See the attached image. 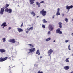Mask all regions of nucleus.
<instances>
[{
  "mask_svg": "<svg viewBox=\"0 0 73 73\" xmlns=\"http://www.w3.org/2000/svg\"><path fill=\"white\" fill-rule=\"evenodd\" d=\"M2 40H3V42H5L6 41V40H5V38H3L2 39Z\"/></svg>",
  "mask_w": 73,
  "mask_h": 73,
  "instance_id": "obj_29",
  "label": "nucleus"
},
{
  "mask_svg": "<svg viewBox=\"0 0 73 73\" xmlns=\"http://www.w3.org/2000/svg\"><path fill=\"white\" fill-rule=\"evenodd\" d=\"M29 29V30L30 31V30H32L33 29V27H30V28L29 29Z\"/></svg>",
  "mask_w": 73,
  "mask_h": 73,
  "instance_id": "obj_31",
  "label": "nucleus"
},
{
  "mask_svg": "<svg viewBox=\"0 0 73 73\" xmlns=\"http://www.w3.org/2000/svg\"><path fill=\"white\" fill-rule=\"evenodd\" d=\"M56 33H59V34H62V31H60V29L58 28L56 30Z\"/></svg>",
  "mask_w": 73,
  "mask_h": 73,
  "instance_id": "obj_5",
  "label": "nucleus"
},
{
  "mask_svg": "<svg viewBox=\"0 0 73 73\" xmlns=\"http://www.w3.org/2000/svg\"><path fill=\"white\" fill-rule=\"evenodd\" d=\"M5 11L4 9L1 8L0 11V14L3 15L4 14V12Z\"/></svg>",
  "mask_w": 73,
  "mask_h": 73,
  "instance_id": "obj_7",
  "label": "nucleus"
},
{
  "mask_svg": "<svg viewBox=\"0 0 73 73\" xmlns=\"http://www.w3.org/2000/svg\"><path fill=\"white\" fill-rule=\"evenodd\" d=\"M48 28L50 31H52L53 30V26L51 24H50L49 25Z\"/></svg>",
  "mask_w": 73,
  "mask_h": 73,
  "instance_id": "obj_6",
  "label": "nucleus"
},
{
  "mask_svg": "<svg viewBox=\"0 0 73 73\" xmlns=\"http://www.w3.org/2000/svg\"><path fill=\"white\" fill-rule=\"evenodd\" d=\"M29 50L30 53H33V52H34L35 50V48L29 49Z\"/></svg>",
  "mask_w": 73,
  "mask_h": 73,
  "instance_id": "obj_10",
  "label": "nucleus"
},
{
  "mask_svg": "<svg viewBox=\"0 0 73 73\" xmlns=\"http://www.w3.org/2000/svg\"><path fill=\"white\" fill-rule=\"evenodd\" d=\"M50 40H51V38L50 37L47 39H46V41H49Z\"/></svg>",
  "mask_w": 73,
  "mask_h": 73,
  "instance_id": "obj_24",
  "label": "nucleus"
},
{
  "mask_svg": "<svg viewBox=\"0 0 73 73\" xmlns=\"http://www.w3.org/2000/svg\"><path fill=\"white\" fill-rule=\"evenodd\" d=\"M38 16H37V17H37V18H38Z\"/></svg>",
  "mask_w": 73,
  "mask_h": 73,
  "instance_id": "obj_45",
  "label": "nucleus"
},
{
  "mask_svg": "<svg viewBox=\"0 0 73 73\" xmlns=\"http://www.w3.org/2000/svg\"><path fill=\"white\" fill-rule=\"evenodd\" d=\"M10 29H11V27H9L8 30H10Z\"/></svg>",
  "mask_w": 73,
  "mask_h": 73,
  "instance_id": "obj_38",
  "label": "nucleus"
},
{
  "mask_svg": "<svg viewBox=\"0 0 73 73\" xmlns=\"http://www.w3.org/2000/svg\"><path fill=\"white\" fill-rule=\"evenodd\" d=\"M45 3V1H42L40 2V3L38 2H36V5H38V7L39 8V7H40V4H41V3Z\"/></svg>",
  "mask_w": 73,
  "mask_h": 73,
  "instance_id": "obj_4",
  "label": "nucleus"
},
{
  "mask_svg": "<svg viewBox=\"0 0 73 73\" xmlns=\"http://www.w3.org/2000/svg\"><path fill=\"white\" fill-rule=\"evenodd\" d=\"M5 12H9V9L8 8H7L5 9Z\"/></svg>",
  "mask_w": 73,
  "mask_h": 73,
  "instance_id": "obj_27",
  "label": "nucleus"
},
{
  "mask_svg": "<svg viewBox=\"0 0 73 73\" xmlns=\"http://www.w3.org/2000/svg\"><path fill=\"white\" fill-rule=\"evenodd\" d=\"M9 4H6L5 5V6H4V7H3V8L4 9H5V8H8V7H9Z\"/></svg>",
  "mask_w": 73,
  "mask_h": 73,
  "instance_id": "obj_16",
  "label": "nucleus"
},
{
  "mask_svg": "<svg viewBox=\"0 0 73 73\" xmlns=\"http://www.w3.org/2000/svg\"><path fill=\"white\" fill-rule=\"evenodd\" d=\"M65 21H66V23H67L68 22V18H66L65 19Z\"/></svg>",
  "mask_w": 73,
  "mask_h": 73,
  "instance_id": "obj_26",
  "label": "nucleus"
},
{
  "mask_svg": "<svg viewBox=\"0 0 73 73\" xmlns=\"http://www.w3.org/2000/svg\"><path fill=\"white\" fill-rule=\"evenodd\" d=\"M71 73H73V72L72 71V72H71Z\"/></svg>",
  "mask_w": 73,
  "mask_h": 73,
  "instance_id": "obj_44",
  "label": "nucleus"
},
{
  "mask_svg": "<svg viewBox=\"0 0 73 73\" xmlns=\"http://www.w3.org/2000/svg\"><path fill=\"white\" fill-rule=\"evenodd\" d=\"M70 45H69V46H68V48L69 50H71V49L70 48Z\"/></svg>",
  "mask_w": 73,
  "mask_h": 73,
  "instance_id": "obj_32",
  "label": "nucleus"
},
{
  "mask_svg": "<svg viewBox=\"0 0 73 73\" xmlns=\"http://www.w3.org/2000/svg\"><path fill=\"white\" fill-rule=\"evenodd\" d=\"M56 42V41L54 40V41H53V42Z\"/></svg>",
  "mask_w": 73,
  "mask_h": 73,
  "instance_id": "obj_42",
  "label": "nucleus"
},
{
  "mask_svg": "<svg viewBox=\"0 0 73 73\" xmlns=\"http://www.w3.org/2000/svg\"><path fill=\"white\" fill-rule=\"evenodd\" d=\"M48 35H49V34H50V31H48Z\"/></svg>",
  "mask_w": 73,
  "mask_h": 73,
  "instance_id": "obj_37",
  "label": "nucleus"
},
{
  "mask_svg": "<svg viewBox=\"0 0 73 73\" xmlns=\"http://www.w3.org/2000/svg\"><path fill=\"white\" fill-rule=\"evenodd\" d=\"M58 24L59 25V28H62V23L61 22H59L58 23Z\"/></svg>",
  "mask_w": 73,
  "mask_h": 73,
  "instance_id": "obj_18",
  "label": "nucleus"
},
{
  "mask_svg": "<svg viewBox=\"0 0 73 73\" xmlns=\"http://www.w3.org/2000/svg\"><path fill=\"white\" fill-rule=\"evenodd\" d=\"M64 68L65 70H68L69 69L70 67L68 66H66L64 67Z\"/></svg>",
  "mask_w": 73,
  "mask_h": 73,
  "instance_id": "obj_17",
  "label": "nucleus"
},
{
  "mask_svg": "<svg viewBox=\"0 0 73 73\" xmlns=\"http://www.w3.org/2000/svg\"><path fill=\"white\" fill-rule=\"evenodd\" d=\"M52 18H53V19H54V16H53L52 17Z\"/></svg>",
  "mask_w": 73,
  "mask_h": 73,
  "instance_id": "obj_39",
  "label": "nucleus"
},
{
  "mask_svg": "<svg viewBox=\"0 0 73 73\" xmlns=\"http://www.w3.org/2000/svg\"><path fill=\"white\" fill-rule=\"evenodd\" d=\"M57 16H58V15H60V8H58L57 9V11L56 13Z\"/></svg>",
  "mask_w": 73,
  "mask_h": 73,
  "instance_id": "obj_11",
  "label": "nucleus"
},
{
  "mask_svg": "<svg viewBox=\"0 0 73 73\" xmlns=\"http://www.w3.org/2000/svg\"><path fill=\"white\" fill-rule=\"evenodd\" d=\"M0 52L1 53H4L6 51L4 49H0Z\"/></svg>",
  "mask_w": 73,
  "mask_h": 73,
  "instance_id": "obj_14",
  "label": "nucleus"
},
{
  "mask_svg": "<svg viewBox=\"0 0 73 73\" xmlns=\"http://www.w3.org/2000/svg\"><path fill=\"white\" fill-rule=\"evenodd\" d=\"M53 52V50L52 49H50L49 50V51L48 52V54L49 56L50 57H51V54H52V53Z\"/></svg>",
  "mask_w": 73,
  "mask_h": 73,
  "instance_id": "obj_3",
  "label": "nucleus"
},
{
  "mask_svg": "<svg viewBox=\"0 0 73 73\" xmlns=\"http://www.w3.org/2000/svg\"><path fill=\"white\" fill-rule=\"evenodd\" d=\"M68 41H69V40H65V42H66V43H67V42H68Z\"/></svg>",
  "mask_w": 73,
  "mask_h": 73,
  "instance_id": "obj_35",
  "label": "nucleus"
},
{
  "mask_svg": "<svg viewBox=\"0 0 73 73\" xmlns=\"http://www.w3.org/2000/svg\"><path fill=\"white\" fill-rule=\"evenodd\" d=\"M36 54L38 55H40V51L39 50H38L36 52Z\"/></svg>",
  "mask_w": 73,
  "mask_h": 73,
  "instance_id": "obj_19",
  "label": "nucleus"
},
{
  "mask_svg": "<svg viewBox=\"0 0 73 73\" xmlns=\"http://www.w3.org/2000/svg\"><path fill=\"white\" fill-rule=\"evenodd\" d=\"M42 21H43L44 23H47V21H46L45 19H44Z\"/></svg>",
  "mask_w": 73,
  "mask_h": 73,
  "instance_id": "obj_30",
  "label": "nucleus"
},
{
  "mask_svg": "<svg viewBox=\"0 0 73 73\" xmlns=\"http://www.w3.org/2000/svg\"><path fill=\"white\" fill-rule=\"evenodd\" d=\"M66 9H68V10H69L70 8H73V6L71 5V6H66Z\"/></svg>",
  "mask_w": 73,
  "mask_h": 73,
  "instance_id": "obj_9",
  "label": "nucleus"
},
{
  "mask_svg": "<svg viewBox=\"0 0 73 73\" xmlns=\"http://www.w3.org/2000/svg\"><path fill=\"white\" fill-rule=\"evenodd\" d=\"M9 13H12V10L11 9H9Z\"/></svg>",
  "mask_w": 73,
  "mask_h": 73,
  "instance_id": "obj_25",
  "label": "nucleus"
},
{
  "mask_svg": "<svg viewBox=\"0 0 73 73\" xmlns=\"http://www.w3.org/2000/svg\"><path fill=\"white\" fill-rule=\"evenodd\" d=\"M69 58H67L65 60V61H66V62H69Z\"/></svg>",
  "mask_w": 73,
  "mask_h": 73,
  "instance_id": "obj_22",
  "label": "nucleus"
},
{
  "mask_svg": "<svg viewBox=\"0 0 73 73\" xmlns=\"http://www.w3.org/2000/svg\"><path fill=\"white\" fill-rule=\"evenodd\" d=\"M1 27H3V26L4 27H6L7 26V23L6 22H5L3 23L1 25Z\"/></svg>",
  "mask_w": 73,
  "mask_h": 73,
  "instance_id": "obj_12",
  "label": "nucleus"
},
{
  "mask_svg": "<svg viewBox=\"0 0 73 73\" xmlns=\"http://www.w3.org/2000/svg\"><path fill=\"white\" fill-rule=\"evenodd\" d=\"M18 31L19 32H23V30L21 28H18L17 29Z\"/></svg>",
  "mask_w": 73,
  "mask_h": 73,
  "instance_id": "obj_13",
  "label": "nucleus"
},
{
  "mask_svg": "<svg viewBox=\"0 0 73 73\" xmlns=\"http://www.w3.org/2000/svg\"><path fill=\"white\" fill-rule=\"evenodd\" d=\"M3 28H4V27H3Z\"/></svg>",
  "mask_w": 73,
  "mask_h": 73,
  "instance_id": "obj_46",
  "label": "nucleus"
},
{
  "mask_svg": "<svg viewBox=\"0 0 73 73\" xmlns=\"http://www.w3.org/2000/svg\"><path fill=\"white\" fill-rule=\"evenodd\" d=\"M42 58V56H40V58Z\"/></svg>",
  "mask_w": 73,
  "mask_h": 73,
  "instance_id": "obj_43",
  "label": "nucleus"
},
{
  "mask_svg": "<svg viewBox=\"0 0 73 73\" xmlns=\"http://www.w3.org/2000/svg\"><path fill=\"white\" fill-rule=\"evenodd\" d=\"M64 14H62V16H64Z\"/></svg>",
  "mask_w": 73,
  "mask_h": 73,
  "instance_id": "obj_40",
  "label": "nucleus"
},
{
  "mask_svg": "<svg viewBox=\"0 0 73 73\" xmlns=\"http://www.w3.org/2000/svg\"><path fill=\"white\" fill-rule=\"evenodd\" d=\"M35 0H30L29 1L30 3V4H34V1Z\"/></svg>",
  "mask_w": 73,
  "mask_h": 73,
  "instance_id": "obj_15",
  "label": "nucleus"
},
{
  "mask_svg": "<svg viewBox=\"0 0 73 73\" xmlns=\"http://www.w3.org/2000/svg\"><path fill=\"white\" fill-rule=\"evenodd\" d=\"M13 58H14V57L12 56L11 57L9 58V59H10V60H13Z\"/></svg>",
  "mask_w": 73,
  "mask_h": 73,
  "instance_id": "obj_23",
  "label": "nucleus"
},
{
  "mask_svg": "<svg viewBox=\"0 0 73 73\" xmlns=\"http://www.w3.org/2000/svg\"><path fill=\"white\" fill-rule=\"evenodd\" d=\"M23 22L22 23V24H21V27H23Z\"/></svg>",
  "mask_w": 73,
  "mask_h": 73,
  "instance_id": "obj_36",
  "label": "nucleus"
},
{
  "mask_svg": "<svg viewBox=\"0 0 73 73\" xmlns=\"http://www.w3.org/2000/svg\"><path fill=\"white\" fill-rule=\"evenodd\" d=\"M31 13V15H33V16H36V14L35 13V12H34V11H32Z\"/></svg>",
  "mask_w": 73,
  "mask_h": 73,
  "instance_id": "obj_20",
  "label": "nucleus"
},
{
  "mask_svg": "<svg viewBox=\"0 0 73 73\" xmlns=\"http://www.w3.org/2000/svg\"><path fill=\"white\" fill-rule=\"evenodd\" d=\"M28 45L30 46L31 48H33L34 47V46L31 44H28Z\"/></svg>",
  "mask_w": 73,
  "mask_h": 73,
  "instance_id": "obj_21",
  "label": "nucleus"
},
{
  "mask_svg": "<svg viewBox=\"0 0 73 73\" xmlns=\"http://www.w3.org/2000/svg\"><path fill=\"white\" fill-rule=\"evenodd\" d=\"M9 41L10 42H12V43H15L16 42V41L15 40V39H11L9 40Z\"/></svg>",
  "mask_w": 73,
  "mask_h": 73,
  "instance_id": "obj_8",
  "label": "nucleus"
},
{
  "mask_svg": "<svg viewBox=\"0 0 73 73\" xmlns=\"http://www.w3.org/2000/svg\"><path fill=\"white\" fill-rule=\"evenodd\" d=\"M40 14H42V15L43 16H45L46 13V11H44V9H43L40 11Z\"/></svg>",
  "mask_w": 73,
  "mask_h": 73,
  "instance_id": "obj_1",
  "label": "nucleus"
},
{
  "mask_svg": "<svg viewBox=\"0 0 73 73\" xmlns=\"http://www.w3.org/2000/svg\"><path fill=\"white\" fill-rule=\"evenodd\" d=\"M31 53V52H27V53H28V54H29V53Z\"/></svg>",
  "mask_w": 73,
  "mask_h": 73,
  "instance_id": "obj_41",
  "label": "nucleus"
},
{
  "mask_svg": "<svg viewBox=\"0 0 73 73\" xmlns=\"http://www.w3.org/2000/svg\"><path fill=\"white\" fill-rule=\"evenodd\" d=\"M42 27L43 28H45V26L44 25H42Z\"/></svg>",
  "mask_w": 73,
  "mask_h": 73,
  "instance_id": "obj_34",
  "label": "nucleus"
},
{
  "mask_svg": "<svg viewBox=\"0 0 73 73\" xmlns=\"http://www.w3.org/2000/svg\"><path fill=\"white\" fill-rule=\"evenodd\" d=\"M37 73H44L42 71H39Z\"/></svg>",
  "mask_w": 73,
  "mask_h": 73,
  "instance_id": "obj_33",
  "label": "nucleus"
},
{
  "mask_svg": "<svg viewBox=\"0 0 73 73\" xmlns=\"http://www.w3.org/2000/svg\"><path fill=\"white\" fill-rule=\"evenodd\" d=\"M7 58H8V57H6L5 58L1 57L0 58V62H3L5 61H6Z\"/></svg>",
  "mask_w": 73,
  "mask_h": 73,
  "instance_id": "obj_2",
  "label": "nucleus"
},
{
  "mask_svg": "<svg viewBox=\"0 0 73 73\" xmlns=\"http://www.w3.org/2000/svg\"><path fill=\"white\" fill-rule=\"evenodd\" d=\"M27 31H26V33H28V32H29V31H30L29 29H27Z\"/></svg>",
  "mask_w": 73,
  "mask_h": 73,
  "instance_id": "obj_28",
  "label": "nucleus"
}]
</instances>
